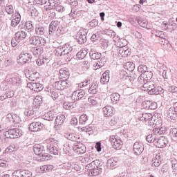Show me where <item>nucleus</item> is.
<instances>
[{"label":"nucleus","instance_id":"28","mask_svg":"<svg viewBox=\"0 0 177 177\" xmlns=\"http://www.w3.org/2000/svg\"><path fill=\"white\" fill-rule=\"evenodd\" d=\"M65 138L71 140L72 142H80V136L75 133H66L65 134Z\"/></svg>","mask_w":177,"mask_h":177},{"label":"nucleus","instance_id":"63","mask_svg":"<svg viewBox=\"0 0 177 177\" xmlns=\"http://www.w3.org/2000/svg\"><path fill=\"white\" fill-rule=\"evenodd\" d=\"M167 91L170 93H177V86L175 85H171L168 87Z\"/></svg>","mask_w":177,"mask_h":177},{"label":"nucleus","instance_id":"39","mask_svg":"<svg viewBox=\"0 0 177 177\" xmlns=\"http://www.w3.org/2000/svg\"><path fill=\"white\" fill-rule=\"evenodd\" d=\"M138 85L140 86L141 89L143 88V86L145 84H147V80L145 77H143V75L141 73L140 75L138 77Z\"/></svg>","mask_w":177,"mask_h":177},{"label":"nucleus","instance_id":"16","mask_svg":"<svg viewBox=\"0 0 177 177\" xmlns=\"http://www.w3.org/2000/svg\"><path fill=\"white\" fill-rule=\"evenodd\" d=\"M35 32L37 37H42L46 33V29L41 24H36Z\"/></svg>","mask_w":177,"mask_h":177},{"label":"nucleus","instance_id":"17","mask_svg":"<svg viewBox=\"0 0 177 177\" xmlns=\"http://www.w3.org/2000/svg\"><path fill=\"white\" fill-rule=\"evenodd\" d=\"M73 150L75 153H77V154H84L86 151V147L85 145L82 144L78 145V142H77L75 143L73 146Z\"/></svg>","mask_w":177,"mask_h":177},{"label":"nucleus","instance_id":"13","mask_svg":"<svg viewBox=\"0 0 177 177\" xmlns=\"http://www.w3.org/2000/svg\"><path fill=\"white\" fill-rule=\"evenodd\" d=\"M44 128V124L40 122H33L30 124L29 129L31 132H38Z\"/></svg>","mask_w":177,"mask_h":177},{"label":"nucleus","instance_id":"59","mask_svg":"<svg viewBox=\"0 0 177 177\" xmlns=\"http://www.w3.org/2000/svg\"><path fill=\"white\" fill-rule=\"evenodd\" d=\"M172 111H174V108H169V110L166 112V115L168 118H171V120H175V116L173 115Z\"/></svg>","mask_w":177,"mask_h":177},{"label":"nucleus","instance_id":"42","mask_svg":"<svg viewBox=\"0 0 177 177\" xmlns=\"http://www.w3.org/2000/svg\"><path fill=\"white\" fill-rule=\"evenodd\" d=\"M148 143H156L157 142V136L156 134H149L146 138Z\"/></svg>","mask_w":177,"mask_h":177},{"label":"nucleus","instance_id":"12","mask_svg":"<svg viewBox=\"0 0 177 177\" xmlns=\"http://www.w3.org/2000/svg\"><path fill=\"white\" fill-rule=\"evenodd\" d=\"M145 150V147L142 142H136L133 145V151L135 156H140Z\"/></svg>","mask_w":177,"mask_h":177},{"label":"nucleus","instance_id":"5","mask_svg":"<svg viewBox=\"0 0 177 177\" xmlns=\"http://www.w3.org/2000/svg\"><path fill=\"white\" fill-rule=\"evenodd\" d=\"M31 59H32L31 54L26 51H23L17 58V63L18 64H26V63H30V62H31Z\"/></svg>","mask_w":177,"mask_h":177},{"label":"nucleus","instance_id":"19","mask_svg":"<svg viewBox=\"0 0 177 177\" xmlns=\"http://www.w3.org/2000/svg\"><path fill=\"white\" fill-rule=\"evenodd\" d=\"M155 145L156 147H158V149H162L168 145V139L165 138V137H160L156 140Z\"/></svg>","mask_w":177,"mask_h":177},{"label":"nucleus","instance_id":"30","mask_svg":"<svg viewBox=\"0 0 177 177\" xmlns=\"http://www.w3.org/2000/svg\"><path fill=\"white\" fill-rule=\"evenodd\" d=\"M151 118H153L151 113H144L142 116H140V121L147 122V121H151Z\"/></svg>","mask_w":177,"mask_h":177},{"label":"nucleus","instance_id":"25","mask_svg":"<svg viewBox=\"0 0 177 177\" xmlns=\"http://www.w3.org/2000/svg\"><path fill=\"white\" fill-rule=\"evenodd\" d=\"M10 82L17 88H20L21 86V79L20 77H13L11 79H10Z\"/></svg>","mask_w":177,"mask_h":177},{"label":"nucleus","instance_id":"48","mask_svg":"<svg viewBox=\"0 0 177 177\" xmlns=\"http://www.w3.org/2000/svg\"><path fill=\"white\" fill-rule=\"evenodd\" d=\"M145 104H147L146 107L147 109H149V110H156V109H157V103L156 102L147 101L145 102Z\"/></svg>","mask_w":177,"mask_h":177},{"label":"nucleus","instance_id":"43","mask_svg":"<svg viewBox=\"0 0 177 177\" xmlns=\"http://www.w3.org/2000/svg\"><path fill=\"white\" fill-rule=\"evenodd\" d=\"M142 75L144 77V78H145V80H147V82H151V81H150V80H151V78H153V72L152 71H147L145 73H142Z\"/></svg>","mask_w":177,"mask_h":177},{"label":"nucleus","instance_id":"38","mask_svg":"<svg viewBox=\"0 0 177 177\" xmlns=\"http://www.w3.org/2000/svg\"><path fill=\"white\" fill-rule=\"evenodd\" d=\"M52 169H53V165H43V166H40V171L42 174H45V172L52 171Z\"/></svg>","mask_w":177,"mask_h":177},{"label":"nucleus","instance_id":"64","mask_svg":"<svg viewBox=\"0 0 177 177\" xmlns=\"http://www.w3.org/2000/svg\"><path fill=\"white\" fill-rule=\"evenodd\" d=\"M21 42L16 36L13 37L11 40V45L13 48L16 47L17 45H18Z\"/></svg>","mask_w":177,"mask_h":177},{"label":"nucleus","instance_id":"20","mask_svg":"<svg viewBox=\"0 0 177 177\" xmlns=\"http://www.w3.org/2000/svg\"><path fill=\"white\" fill-rule=\"evenodd\" d=\"M60 26V22L59 21H53L49 25L48 33L49 35H53V32L56 31L57 28Z\"/></svg>","mask_w":177,"mask_h":177},{"label":"nucleus","instance_id":"49","mask_svg":"<svg viewBox=\"0 0 177 177\" xmlns=\"http://www.w3.org/2000/svg\"><path fill=\"white\" fill-rule=\"evenodd\" d=\"M97 165H96V160H93L91 163L88 164L86 166V169H87L88 171V174H91V172L93 171L94 168H96Z\"/></svg>","mask_w":177,"mask_h":177},{"label":"nucleus","instance_id":"53","mask_svg":"<svg viewBox=\"0 0 177 177\" xmlns=\"http://www.w3.org/2000/svg\"><path fill=\"white\" fill-rule=\"evenodd\" d=\"M167 66L165 65H162V68H160V73L162 74L165 80L168 79V76L167 75Z\"/></svg>","mask_w":177,"mask_h":177},{"label":"nucleus","instance_id":"45","mask_svg":"<svg viewBox=\"0 0 177 177\" xmlns=\"http://www.w3.org/2000/svg\"><path fill=\"white\" fill-rule=\"evenodd\" d=\"M33 104L36 107H38V106H41V104H42V96L37 95L33 100Z\"/></svg>","mask_w":177,"mask_h":177},{"label":"nucleus","instance_id":"1","mask_svg":"<svg viewBox=\"0 0 177 177\" xmlns=\"http://www.w3.org/2000/svg\"><path fill=\"white\" fill-rule=\"evenodd\" d=\"M71 52H73V46L68 44L64 46H60L55 49L56 56H66V60L68 62H70Z\"/></svg>","mask_w":177,"mask_h":177},{"label":"nucleus","instance_id":"40","mask_svg":"<svg viewBox=\"0 0 177 177\" xmlns=\"http://www.w3.org/2000/svg\"><path fill=\"white\" fill-rule=\"evenodd\" d=\"M68 74H70V72H68V69L67 68H62L59 70V75L61 78H67V77H68Z\"/></svg>","mask_w":177,"mask_h":177},{"label":"nucleus","instance_id":"51","mask_svg":"<svg viewBox=\"0 0 177 177\" xmlns=\"http://www.w3.org/2000/svg\"><path fill=\"white\" fill-rule=\"evenodd\" d=\"M66 32V28L63 27L62 26H59L55 31L56 35L57 37H60L62 34Z\"/></svg>","mask_w":177,"mask_h":177},{"label":"nucleus","instance_id":"9","mask_svg":"<svg viewBox=\"0 0 177 177\" xmlns=\"http://www.w3.org/2000/svg\"><path fill=\"white\" fill-rule=\"evenodd\" d=\"M14 177H32V173L30 170L17 169L12 173Z\"/></svg>","mask_w":177,"mask_h":177},{"label":"nucleus","instance_id":"34","mask_svg":"<svg viewBox=\"0 0 177 177\" xmlns=\"http://www.w3.org/2000/svg\"><path fill=\"white\" fill-rule=\"evenodd\" d=\"M65 120L66 117L64 115H58L55 118V125H63Z\"/></svg>","mask_w":177,"mask_h":177},{"label":"nucleus","instance_id":"50","mask_svg":"<svg viewBox=\"0 0 177 177\" xmlns=\"http://www.w3.org/2000/svg\"><path fill=\"white\" fill-rule=\"evenodd\" d=\"M15 96V93L13 91H6L5 94L1 97V100H5V99H10V97H13Z\"/></svg>","mask_w":177,"mask_h":177},{"label":"nucleus","instance_id":"55","mask_svg":"<svg viewBox=\"0 0 177 177\" xmlns=\"http://www.w3.org/2000/svg\"><path fill=\"white\" fill-rule=\"evenodd\" d=\"M87 53H88V51H86V50L84 49L82 51H79L77 53L76 56L78 59H84V57H85V56H86Z\"/></svg>","mask_w":177,"mask_h":177},{"label":"nucleus","instance_id":"36","mask_svg":"<svg viewBox=\"0 0 177 177\" xmlns=\"http://www.w3.org/2000/svg\"><path fill=\"white\" fill-rule=\"evenodd\" d=\"M88 117L86 114H82L79 119V124L80 125H86L88 124Z\"/></svg>","mask_w":177,"mask_h":177},{"label":"nucleus","instance_id":"26","mask_svg":"<svg viewBox=\"0 0 177 177\" xmlns=\"http://www.w3.org/2000/svg\"><path fill=\"white\" fill-rule=\"evenodd\" d=\"M15 37H17V39H19L21 42V41H24V39H26L27 37V32L24 30H19L15 33Z\"/></svg>","mask_w":177,"mask_h":177},{"label":"nucleus","instance_id":"47","mask_svg":"<svg viewBox=\"0 0 177 177\" xmlns=\"http://www.w3.org/2000/svg\"><path fill=\"white\" fill-rule=\"evenodd\" d=\"M169 136L172 140H177V129L171 128L169 130Z\"/></svg>","mask_w":177,"mask_h":177},{"label":"nucleus","instance_id":"14","mask_svg":"<svg viewBox=\"0 0 177 177\" xmlns=\"http://www.w3.org/2000/svg\"><path fill=\"white\" fill-rule=\"evenodd\" d=\"M118 165V158L112 157L107 160L106 167L108 169H114Z\"/></svg>","mask_w":177,"mask_h":177},{"label":"nucleus","instance_id":"32","mask_svg":"<svg viewBox=\"0 0 177 177\" xmlns=\"http://www.w3.org/2000/svg\"><path fill=\"white\" fill-rule=\"evenodd\" d=\"M39 76V73L38 72H32V73L26 75V78H28L29 81H32V82H34L38 80Z\"/></svg>","mask_w":177,"mask_h":177},{"label":"nucleus","instance_id":"46","mask_svg":"<svg viewBox=\"0 0 177 177\" xmlns=\"http://www.w3.org/2000/svg\"><path fill=\"white\" fill-rule=\"evenodd\" d=\"M54 8L56 12H58V13H63V12L66 10V8H64V6L59 3V1H57V3L54 6Z\"/></svg>","mask_w":177,"mask_h":177},{"label":"nucleus","instance_id":"33","mask_svg":"<svg viewBox=\"0 0 177 177\" xmlns=\"http://www.w3.org/2000/svg\"><path fill=\"white\" fill-rule=\"evenodd\" d=\"M110 99L113 104H117L120 102V96L118 93H113L110 95Z\"/></svg>","mask_w":177,"mask_h":177},{"label":"nucleus","instance_id":"35","mask_svg":"<svg viewBox=\"0 0 177 177\" xmlns=\"http://www.w3.org/2000/svg\"><path fill=\"white\" fill-rule=\"evenodd\" d=\"M29 42L31 45L38 46L39 45V37L38 36H31L29 39Z\"/></svg>","mask_w":177,"mask_h":177},{"label":"nucleus","instance_id":"10","mask_svg":"<svg viewBox=\"0 0 177 177\" xmlns=\"http://www.w3.org/2000/svg\"><path fill=\"white\" fill-rule=\"evenodd\" d=\"M76 40L78 44H82L86 42V31L80 30L76 35Z\"/></svg>","mask_w":177,"mask_h":177},{"label":"nucleus","instance_id":"21","mask_svg":"<svg viewBox=\"0 0 177 177\" xmlns=\"http://www.w3.org/2000/svg\"><path fill=\"white\" fill-rule=\"evenodd\" d=\"M85 96V91L84 90H77L74 91L72 94V99L73 100H80Z\"/></svg>","mask_w":177,"mask_h":177},{"label":"nucleus","instance_id":"15","mask_svg":"<svg viewBox=\"0 0 177 177\" xmlns=\"http://www.w3.org/2000/svg\"><path fill=\"white\" fill-rule=\"evenodd\" d=\"M21 20V15L19 12H16L14 15H12V19L11 21V27H17L20 21Z\"/></svg>","mask_w":177,"mask_h":177},{"label":"nucleus","instance_id":"7","mask_svg":"<svg viewBox=\"0 0 177 177\" xmlns=\"http://www.w3.org/2000/svg\"><path fill=\"white\" fill-rule=\"evenodd\" d=\"M53 86L57 91H63V89H66V88H70L71 86V83L66 79L65 80H59L57 81L53 84Z\"/></svg>","mask_w":177,"mask_h":177},{"label":"nucleus","instance_id":"18","mask_svg":"<svg viewBox=\"0 0 177 177\" xmlns=\"http://www.w3.org/2000/svg\"><path fill=\"white\" fill-rule=\"evenodd\" d=\"M154 82H147L143 85V88H142V91L145 92H147L149 95H150V92L154 89V87L156 86Z\"/></svg>","mask_w":177,"mask_h":177},{"label":"nucleus","instance_id":"57","mask_svg":"<svg viewBox=\"0 0 177 177\" xmlns=\"http://www.w3.org/2000/svg\"><path fill=\"white\" fill-rule=\"evenodd\" d=\"M171 168L173 169V173L176 174H177V160L176 159H172L171 160Z\"/></svg>","mask_w":177,"mask_h":177},{"label":"nucleus","instance_id":"8","mask_svg":"<svg viewBox=\"0 0 177 177\" xmlns=\"http://www.w3.org/2000/svg\"><path fill=\"white\" fill-rule=\"evenodd\" d=\"M57 1L60 0H39L37 3H38L39 5H46V10H50L52 9H55V6H56Z\"/></svg>","mask_w":177,"mask_h":177},{"label":"nucleus","instance_id":"27","mask_svg":"<svg viewBox=\"0 0 177 177\" xmlns=\"http://www.w3.org/2000/svg\"><path fill=\"white\" fill-rule=\"evenodd\" d=\"M164 93V88L160 86H155L153 89L149 92V95H161Z\"/></svg>","mask_w":177,"mask_h":177},{"label":"nucleus","instance_id":"37","mask_svg":"<svg viewBox=\"0 0 177 177\" xmlns=\"http://www.w3.org/2000/svg\"><path fill=\"white\" fill-rule=\"evenodd\" d=\"M103 171V169L100 167V166H96L93 171L89 174V175H92L93 176H97V175H100V173Z\"/></svg>","mask_w":177,"mask_h":177},{"label":"nucleus","instance_id":"22","mask_svg":"<svg viewBox=\"0 0 177 177\" xmlns=\"http://www.w3.org/2000/svg\"><path fill=\"white\" fill-rule=\"evenodd\" d=\"M63 106L66 110H71L75 107H82L80 102H75V101L74 102H66L63 104Z\"/></svg>","mask_w":177,"mask_h":177},{"label":"nucleus","instance_id":"52","mask_svg":"<svg viewBox=\"0 0 177 177\" xmlns=\"http://www.w3.org/2000/svg\"><path fill=\"white\" fill-rule=\"evenodd\" d=\"M110 81V75L107 73H103L102 77H101V82L102 84H107Z\"/></svg>","mask_w":177,"mask_h":177},{"label":"nucleus","instance_id":"3","mask_svg":"<svg viewBox=\"0 0 177 177\" xmlns=\"http://www.w3.org/2000/svg\"><path fill=\"white\" fill-rule=\"evenodd\" d=\"M3 135L7 139H17L23 135V131L19 128L9 129H6Z\"/></svg>","mask_w":177,"mask_h":177},{"label":"nucleus","instance_id":"31","mask_svg":"<svg viewBox=\"0 0 177 177\" xmlns=\"http://www.w3.org/2000/svg\"><path fill=\"white\" fill-rule=\"evenodd\" d=\"M104 64H106V61L104 60V59L101 58L100 59H97V62L93 64L94 70L101 68V67H103Z\"/></svg>","mask_w":177,"mask_h":177},{"label":"nucleus","instance_id":"60","mask_svg":"<svg viewBox=\"0 0 177 177\" xmlns=\"http://www.w3.org/2000/svg\"><path fill=\"white\" fill-rule=\"evenodd\" d=\"M138 71L143 74L147 71V66L146 65L141 64L138 67Z\"/></svg>","mask_w":177,"mask_h":177},{"label":"nucleus","instance_id":"56","mask_svg":"<svg viewBox=\"0 0 177 177\" xmlns=\"http://www.w3.org/2000/svg\"><path fill=\"white\" fill-rule=\"evenodd\" d=\"M5 10L8 15H13L15 12V9L13 8V6L8 5L6 6Z\"/></svg>","mask_w":177,"mask_h":177},{"label":"nucleus","instance_id":"58","mask_svg":"<svg viewBox=\"0 0 177 177\" xmlns=\"http://www.w3.org/2000/svg\"><path fill=\"white\" fill-rule=\"evenodd\" d=\"M99 24V22L97 19H93L91 21L88 22V27L89 28H95Z\"/></svg>","mask_w":177,"mask_h":177},{"label":"nucleus","instance_id":"24","mask_svg":"<svg viewBox=\"0 0 177 177\" xmlns=\"http://www.w3.org/2000/svg\"><path fill=\"white\" fill-rule=\"evenodd\" d=\"M7 121H9L10 122H19L20 121V117H19L15 113H8L6 117Z\"/></svg>","mask_w":177,"mask_h":177},{"label":"nucleus","instance_id":"29","mask_svg":"<svg viewBox=\"0 0 177 177\" xmlns=\"http://www.w3.org/2000/svg\"><path fill=\"white\" fill-rule=\"evenodd\" d=\"M43 120H46V121H53L55 118H56V116L55 115V113L50 111L46 113H45L42 116Z\"/></svg>","mask_w":177,"mask_h":177},{"label":"nucleus","instance_id":"11","mask_svg":"<svg viewBox=\"0 0 177 177\" xmlns=\"http://www.w3.org/2000/svg\"><path fill=\"white\" fill-rule=\"evenodd\" d=\"M27 86L28 88L31 89L32 91H34L35 92H41V91L44 89V85L38 82H29L28 83Z\"/></svg>","mask_w":177,"mask_h":177},{"label":"nucleus","instance_id":"41","mask_svg":"<svg viewBox=\"0 0 177 177\" xmlns=\"http://www.w3.org/2000/svg\"><path fill=\"white\" fill-rule=\"evenodd\" d=\"M89 56L93 60H100L102 59V53L90 52Z\"/></svg>","mask_w":177,"mask_h":177},{"label":"nucleus","instance_id":"4","mask_svg":"<svg viewBox=\"0 0 177 177\" xmlns=\"http://www.w3.org/2000/svg\"><path fill=\"white\" fill-rule=\"evenodd\" d=\"M33 151L36 156L42 157L43 160H48L49 156L45 151V147L44 145L40 144H36L33 146Z\"/></svg>","mask_w":177,"mask_h":177},{"label":"nucleus","instance_id":"6","mask_svg":"<svg viewBox=\"0 0 177 177\" xmlns=\"http://www.w3.org/2000/svg\"><path fill=\"white\" fill-rule=\"evenodd\" d=\"M109 141L115 150H120L122 147V140L117 136H111Z\"/></svg>","mask_w":177,"mask_h":177},{"label":"nucleus","instance_id":"61","mask_svg":"<svg viewBox=\"0 0 177 177\" xmlns=\"http://www.w3.org/2000/svg\"><path fill=\"white\" fill-rule=\"evenodd\" d=\"M126 67L129 71H133L135 70V64L132 62H127Z\"/></svg>","mask_w":177,"mask_h":177},{"label":"nucleus","instance_id":"54","mask_svg":"<svg viewBox=\"0 0 177 177\" xmlns=\"http://www.w3.org/2000/svg\"><path fill=\"white\" fill-rule=\"evenodd\" d=\"M98 86L96 84H93L88 89V92L95 95L97 92Z\"/></svg>","mask_w":177,"mask_h":177},{"label":"nucleus","instance_id":"44","mask_svg":"<svg viewBox=\"0 0 177 177\" xmlns=\"http://www.w3.org/2000/svg\"><path fill=\"white\" fill-rule=\"evenodd\" d=\"M161 165V156L156 155L153 160L152 167H158Z\"/></svg>","mask_w":177,"mask_h":177},{"label":"nucleus","instance_id":"23","mask_svg":"<svg viewBox=\"0 0 177 177\" xmlns=\"http://www.w3.org/2000/svg\"><path fill=\"white\" fill-rule=\"evenodd\" d=\"M102 110L105 117H113L114 115V108L111 106H106Z\"/></svg>","mask_w":177,"mask_h":177},{"label":"nucleus","instance_id":"2","mask_svg":"<svg viewBox=\"0 0 177 177\" xmlns=\"http://www.w3.org/2000/svg\"><path fill=\"white\" fill-rule=\"evenodd\" d=\"M47 144V150L50 154L57 156L59 154V141L55 138H50L46 140Z\"/></svg>","mask_w":177,"mask_h":177},{"label":"nucleus","instance_id":"62","mask_svg":"<svg viewBox=\"0 0 177 177\" xmlns=\"http://www.w3.org/2000/svg\"><path fill=\"white\" fill-rule=\"evenodd\" d=\"M24 115L27 117L34 115V109L32 108H29L25 110Z\"/></svg>","mask_w":177,"mask_h":177}]
</instances>
